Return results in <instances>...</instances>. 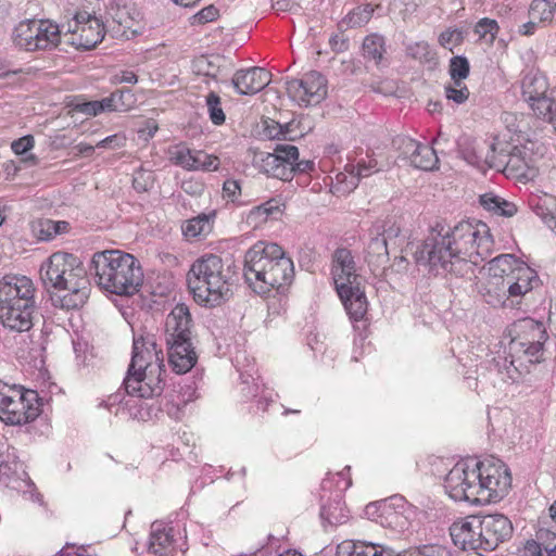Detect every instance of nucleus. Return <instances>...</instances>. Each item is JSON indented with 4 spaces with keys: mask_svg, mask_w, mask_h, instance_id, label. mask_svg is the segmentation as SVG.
<instances>
[{
    "mask_svg": "<svg viewBox=\"0 0 556 556\" xmlns=\"http://www.w3.org/2000/svg\"><path fill=\"white\" fill-rule=\"evenodd\" d=\"M112 17L125 29H131L139 21L140 13L129 5H116L112 8Z\"/></svg>",
    "mask_w": 556,
    "mask_h": 556,
    "instance_id": "c9c22d12",
    "label": "nucleus"
},
{
    "mask_svg": "<svg viewBox=\"0 0 556 556\" xmlns=\"http://www.w3.org/2000/svg\"><path fill=\"white\" fill-rule=\"evenodd\" d=\"M354 173L357 176V180L361 178L369 177L371 174L380 172L381 167L374 157L362 159L354 165Z\"/></svg>",
    "mask_w": 556,
    "mask_h": 556,
    "instance_id": "3c124183",
    "label": "nucleus"
},
{
    "mask_svg": "<svg viewBox=\"0 0 556 556\" xmlns=\"http://www.w3.org/2000/svg\"><path fill=\"white\" fill-rule=\"evenodd\" d=\"M504 142H492L484 163L491 168H503L509 175L519 178H530L533 175V160L526 147L515 146L507 149Z\"/></svg>",
    "mask_w": 556,
    "mask_h": 556,
    "instance_id": "9b49d317",
    "label": "nucleus"
},
{
    "mask_svg": "<svg viewBox=\"0 0 556 556\" xmlns=\"http://www.w3.org/2000/svg\"><path fill=\"white\" fill-rule=\"evenodd\" d=\"M500 26L493 18L483 17L475 25V34L479 39L484 40L488 43H493L498 34Z\"/></svg>",
    "mask_w": 556,
    "mask_h": 556,
    "instance_id": "58836bf2",
    "label": "nucleus"
},
{
    "mask_svg": "<svg viewBox=\"0 0 556 556\" xmlns=\"http://www.w3.org/2000/svg\"><path fill=\"white\" fill-rule=\"evenodd\" d=\"M219 11L214 5H207L194 15V20L199 24L213 22L218 17Z\"/></svg>",
    "mask_w": 556,
    "mask_h": 556,
    "instance_id": "bf43d9fd",
    "label": "nucleus"
},
{
    "mask_svg": "<svg viewBox=\"0 0 556 556\" xmlns=\"http://www.w3.org/2000/svg\"><path fill=\"white\" fill-rule=\"evenodd\" d=\"M281 214L280 203L276 199H271L261 205L253 207L248 214V222L254 226H258L269 218H277Z\"/></svg>",
    "mask_w": 556,
    "mask_h": 556,
    "instance_id": "7c9ffc66",
    "label": "nucleus"
},
{
    "mask_svg": "<svg viewBox=\"0 0 556 556\" xmlns=\"http://www.w3.org/2000/svg\"><path fill=\"white\" fill-rule=\"evenodd\" d=\"M528 104L538 117L546 122L552 117L556 108L554 99L548 93L532 100Z\"/></svg>",
    "mask_w": 556,
    "mask_h": 556,
    "instance_id": "a19ab883",
    "label": "nucleus"
},
{
    "mask_svg": "<svg viewBox=\"0 0 556 556\" xmlns=\"http://www.w3.org/2000/svg\"><path fill=\"white\" fill-rule=\"evenodd\" d=\"M556 4L552 0H533L530 7V15L540 22L552 21Z\"/></svg>",
    "mask_w": 556,
    "mask_h": 556,
    "instance_id": "c03bdc74",
    "label": "nucleus"
},
{
    "mask_svg": "<svg viewBox=\"0 0 556 556\" xmlns=\"http://www.w3.org/2000/svg\"><path fill=\"white\" fill-rule=\"evenodd\" d=\"M464 40V34L458 28H448L439 36V43L450 51L459 46Z\"/></svg>",
    "mask_w": 556,
    "mask_h": 556,
    "instance_id": "09e8293b",
    "label": "nucleus"
},
{
    "mask_svg": "<svg viewBox=\"0 0 556 556\" xmlns=\"http://www.w3.org/2000/svg\"><path fill=\"white\" fill-rule=\"evenodd\" d=\"M374 13V8L370 4H364L353 9L343 20L349 27H361L367 24Z\"/></svg>",
    "mask_w": 556,
    "mask_h": 556,
    "instance_id": "ea45409f",
    "label": "nucleus"
},
{
    "mask_svg": "<svg viewBox=\"0 0 556 556\" xmlns=\"http://www.w3.org/2000/svg\"><path fill=\"white\" fill-rule=\"evenodd\" d=\"M535 215L556 233V197L543 194L533 203Z\"/></svg>",
    "mask_w": 556,
    "mask_h": 556,
    "instance_id": "c756f323",
    "label": "nucleus"
},
{
    "mask_svg": "<svg viewBox=\"0 0 556 556\" xmlns=\"http://www.w3.org/2000/svg\"><path fill=\"white\" fill-rule=\"evenodd\" d=\"M213 215L200 214L197 217L188 219L182 226V233L188 239H195L206 236L212 230L211 217Z\"/></svg>",
    "mask_w": 556,
    "mask_h": 556,
    "instance_id": "f704fd0d",
    "label": "nucleus"
},
{
    "mask_svg": "<svg viewBox=\"0 0 556 556\" xmlns=\"http://www.w3.org/2000/svg\"><path fill=\"white\" fill-rule=\"evenodd\" d=\"M206 106L210 119L213 124L222 125L225 123L226 115L223 111L220 98L217 93L212 91L206 96Z\"/></svg>",
    "mask_w": 556,
    "mask_h": 556,
    "instance_id": "a18cd8bd",
    "label": "nucleus"
},
{
    "mask_svg": "<svg viewBox=\"0 0 556 556\" xmlns=\"http://www.w3.org/2000/svg\"><path fill=\"white\" fill-rule=\"evenodd\" d=\"M39 274L54 307L77 309L88 300L90 282L76 255L61 251L52 253L41 263Z\"/></svg>",
    "mask_w": 556,
    "mask_h": 556,
    "instance_id": "f03ea898",
    "label": "nucleus"
},
{
    "mask_svg": "<svg viewBox=\"0 0 556 556\" xmlns=\"http://www.w3.org/2000/svg\"><path fill=\"white\" fill-rule=\"evenodd\" d=\"M379 227H370L366 245V261L369 265L380 267L389 260L388 242L379 235Z\"/></svg>",
    "mask_w": 556,
    "mask_h": 556,
    "instance_id": "393cba45",
    "label": "nucleus"
},
{
    "mask_svg": "<svg viewBox=\"0 0 556 556\" xmlns=\"http://www.w3.org/2000/svg\"><path fill=\"white\" fill-rule=\"evenodd\" d=\"M371 227H379V235L383 237L387 242L397 238L401 232V227L392 218L386 220H377L372 224Z\"/></svg>",
    "mask_w": 556,
    "mask_h": 556,
    "instance_id": "8fccbe9b",
    "label": "nucleus"
},
{
    "mask_svg": "<svg viewBox=\"0 0 556 556\" xmlns=\"http://www.w3.org/2000/svg\"><path fill=\"white\" fill-rule=\"evenodd\" d=\"M195 165H197V170L203 169V170L213 172V170L218 169L219 160H218V157H216L214 155H208V154H205V153L199 151V164H195Z\"/></svg>",
    "mask_w": 556,
    "mask_h": 556,
    "instance_id": "6e6d98bb",
    "label": "nucleus"
},
{
    "mask_svg": "<svg viewBox=\"0 0 556 556\" xmlns=\"http://www.w3.org/2000/svg\"><path fill=\"white\" fill-rule=\"evenodd\" d=\"M478 476V505L497 503L503 500L511 488V472L508 466L495 457L476 462Z\"/></svg>",
    "mask_w": 556,
    "mask_h": 556,
    "instance_id": "1a4fd4ad",
    "label": "nucleus"
},
{
    "mask_svg": "<svg viewBox=\"0 0 556 556\" xmlns=\"http://www.w3.org/2000/svg\"><path fill=\"white\" fill-rule=\"evenodd\" d=\"M470 66L465 56H454L450 60L448 73L452 81L463 83L469 75Z\"/></svg>",
    "mask_w": 556,
    "mask_h": 556,
    "instance_id": "37998d69",
    "label": "nucleus"
},
{
    "mask_svg": "<svg viewBox=\"0 0 556 556\" xmlns=\"http://www.w3.org/2000/svg\"><path fill=\"white\" fill-rule=\"evenodd\" d=\"M13 42L27 52L51 50L61 42V30L49 20H25L15 26Z\"/></svg>",
    "mask_w": 556,
    "mask_h": 556,
    "instance_id": "9d476101",
    "label": "nucleus"
},
{
    "mask_svg": "<svg viewBox=\"0 0 556 556\" xmlns=\"http://www.w3.org/2000/svg\"><path fill=\"white\" fill-rule=\"evenodd\" d=\"M488 273L484 295L491 305L520 299L541 283L538 273L513 254L492 258L488 263Z\"/></svg>",
    "mask_w": 556,
    "mask_h": 556,
    "instance_id": "20e7f679",
    "label": "nucleus"
},
{
    "mask_svg": "<svg viewBox=\"0 0 556 556\" xmlns=\"http://www.w3.org/2000/svg\"><path fill=\"white\" fill-rule=\"evenodd\" d=\"M479 516L470 515L458 518L450 527V535L454 545L463 551L484 552L483 533L480 531Z\"/></svg>",
    "mask_w": 556,
    "mask_h": 556,
    "instance_id": "f3484780",
    "label": "nucleus"
},
{
    "mask_svg": "<svg viewBox=\"0 0 556 556\" xmlns=\"http://www.w3.org/2000/svg\"><path fill=\"white\" fill-rule=\"evenodd\" d=\"M338 553L340 556H392L391 549L366 541L344 542Z\"/></svg>",
    "mask_w": 556,
    "mask_h": 556,
    "instance_id": "bb28decb",
    "label": "nucleus"
},
{
    "mask_svg": "<svg viewBox=\"0 0 556 556\" xmlns=\"http://www.w3.org/2000/svg\"><path fill=\"white\" fill-rule=\"evenodd\" d=\"M444 93L447 100L462 104L468 100L470 92L464 83L452 81L444 87Z\"/></svg>",
    "mask_w": 556,
    "mask_h": 556,
    "instance_id": "49530a36",
    "label": "nucleus"
},
{
    "mask_svg": "<svg viewBox=\"0 0 556 556\" xmlns=\"http://www.w3.org/2000/svg\"><path fill=\"white\" fill-rule=\"evenodd\" d=\"M320 516L330 526L343 525L349 520L350 513L343 502L341 492H337L333 497L323 504Z\"/></svg>",
    "mask_w": 556,
    "mask_h": 556,
    "instance_id": "c85d7f7f",
    "label": "nucleus"
},
{
    "mask_svg": "<svg viewBox=\"0 0 556 556\" xmlns=\"http://www.w3.org/2000/svg\"><path fill=\"white\" fill-rule=\"evenodd\" d=\"M99 103L101 105L100 109H101L102 113L103 112L123 111V106L116 105V103L114 102V98H113L112 93L109 97L99 100Z\"/></svg>",
    "mask_w": 556,
    "mask_h": 556,
    "instance_id": "69168bd1",
    "label": "nucleus"
},
{
    "mask_svg": "<svg viewBox=\"0 0 556 556\" xmlns=\"http://www.w3.org/2000/svg\"><path fill=\"white\" fill-rule=\"evenodd\" d=\"M484 552L494 551L500 544L510 539L511 521L502 514H490L480 517Z\"/></svg>",
    "mask_w": 556,
    "mask_h": 556,
    "instance_id": "6ab92c4d",
    "label": "nucleus"
},
{
    "mask_svg": "<svg viewBox=\"0 0 556 556\" xmlns=\"http://www.w3.org/2000/svg\"><path fill=\"white\" fill-rule=\"evenodd\" d=\"M168 361L177 374H186L193 368L198 356L191 340H166Z\"/></svg>",
    "mask_w": 556,
    "mask_h": 556,
    "instance_id": "5701e85b",
    "label": "nucleus"
},
{
    "mask_svg": "<svg viewBox=\"0 0 556 556\" xmlns=\"http://www.w3.org/2000/svg\"><path fill=\"white\" fill-rule=\"evenodd\" d=\"M116 105L123 106L122 112L129 111L135 103V96L130 89H122L112 92Z\"/></svg>",
    "mask_w": 556,
    "mask_h": 556,
    "instance_id": "603ef678",
    "label": "nucleus"
},
{
    "mask_svg": "<svg viewBox=\"0 0 556 556\" xmlns=\"http://www.w3.org/2000/svg\"><path fill=\"white\" fill-rule=\"evenodd\" d=\"M231 278L232 270L220 256L205 254L192 263L187 281L199 304L215 307L230 299Z\"/></svg>",
    "mask_w": 556,
    "mask_h": 556,
    "instance_id": "0eeeda50",
    "label": "nucleus"
},
{
    "mask_svg": "<svg viewBox=\"0 0 556 556\" xmlns=\"http://www.w3.org/2000/svg\"><path fill=\"white\" fill-rule=\"evenodd\" d=\"M197 68H198V72L205 75V76H213L215 77L216 76V73L214 71V67L213 65L211 64V62L205 59V58H201L197 61V64H195Z\"/></svg>",
    "mask_w": 556,
    "mask_h": 556,
    "instance_id": "338daca9",
    "label": "nucleus"
},
{
    "mask_svg": "<svg viewBox=\"0 0 556 556\" xmlns=\"http://www.w3.org/2000/svg\"><path fill=\"white\" fill-rule=\"evenodd\" d=\"M243 275L255 293L267 296L291 285L294 266L280 245L258 241L244 255Z\"/></svg>",
    "mask_w": 556,
    "mask_h": 556,
    "instance_id": "7ed1b4c3",
    "label": "nucleus"
},
{
    "mask_svg": "<svg viewBox=\"0 0 556 556\" xmlns=\"http://www.w3.org/2000/svg\"><path fill=\"white\" fill-rule=\"evenodd\" d=\"M34 304L17 305L0 311V321L5 328L17 332L28 331L33 327Z\"/></svg>",
    "mask_w": 556,
    "mask_h": 556,
    "instance_id": "b1692460",
    "label": "nucleus"
},
{
    "mask_svg": "<svg viewBox=\"0 0 556 556\" xmlns=\"http://www.w3.org/2000/svg\"><path fill=\"white\" fill-rule=\"evenodd\" d=\"M35 140L30 135L24 136L17 140H14L11 144L13 152L17 155L25 154L34 148Z\"/></svg>",
    "mask_w": 556,
    "mask_h": 556,
    "instance_id": "4d7b16f0",
    "label": "nucleus"
},
{
    "mask_svg": "<svg viewBox=\"0 0 556 556\" xmlns=\"http://www.w3.org/2000/svg\"><path fill=\"white\" fill-rule=\"evenodd\" d=\"M363 56L367 61L374 62L376 65L380 64L386 53L384 39L378 34H371L365 37L363 41Z\"/></svg>",
    "mask_w": 556,
    "mask_h": 556,
    "instance_id": "72a5a7b5",
    "label": "nucleus"
},
{
    "mask_svg": "<svg viewBox=\"0 0 556 556\" xmlns=\"http://www.w3.org/2000/svg\"><path fill=\"white\" fill-rule=\"evenodd\" d=\"M240 186L237 180H226L223 186V195L228 201H235L240 194Z\"/></svg>",
    "mask_w": 556,
    "mask_h": 556,
    "instance_id": "680f3d73",
    "label": "nucleus"
},
{
    "mask_svg": "<svg viewBox=\"0 0 556 556\" xmlns=\"http://www.w3.org/2000/svg\"><path fill=\"white\" fill-rule=\"evenodd\" d=\"M480 204L488 211L505 217H511L517 213V206L493 193H484L479 198Z\"/></svg>",
    "mask_w": 556,
    "mask_h": 556,
    "instance_id": "473e14b6",
    "label": "nucleus"
},
{
    "mask_svg": "<svg viewBox=\"0 0 556 556\" xmlns=\"http://www.w3.org/2000/svg\"><path fill=\"white\" fill-rule=\"evenodd\" d=\"M273 8L277 12L298 11L299 5L290 0H273Z\"/></svg>",
    "mask_w": 556,
    "mask_h": 556,
    "instance_id": "774afa93",
    "label": "nucleus"
},
{
    "mask_svg": "<svg viewBox=\"0 0 556 556\" xmlns=\"http://www.w3.org/2000/svg\"><path fill=\"white\" fill-rule=\"evenodd\" d=\"M523 100L529 103L536 98L548 93L549 84L546 76L541 72L527 74L521 81Z\"/></svg>",
    "mask_w": 556,
    "mask_h": 556,
    "instance_id": "cd10ccee",
    "label": "nucleus"
},
{
    "mask_svg": "<svg viewBox=\"0 0 556 556\" xmlns=\"http://www.w3.org/2000/svg\"><path fill=\"white\" fill-rule=\"evenodd\" d=\"M126 136L123 132L114 134L97 143L98 148L119 149L126 144Z\"/></svg>",
    "mask_w": 556,
    "mask_h": 556,
    "instance_id": "864d4df0",
    "label": "nucleus"
},
{
    "mask_svg": "<svg viewBox=\"0 0 556 556\" xmlns=\"http://www.w3.org/2000/svg\"><path fill=\"white\" fill-rule=\"evenodd\" d=\"M191 327L192 320L188 306L177 304L166 317L165 339L191 340Z\"/></svg>",
    "mask_w": 556,
    "mask_h": 556,
    "instance_id": "4be33fe9",
    "label": "nucleus"
},
{
    "mask_svg": "<svg viewBox=\"0 0 556 556\" xmlns=\"http://www.w3.org/2000/svg\"><path fill=\"white\" fill-rule=\"evenodd\" d=\"M161 367L150 365V372L128 370L124 387L128 394L138 397H153L163 391Z\"/></svg>",
    "mask_w": 556,
    "mask_h": 556,
    "instance_id": "a211bd4d",
    "label": "nucleus"
},
{
    "mask_svg": "<svg viewBox=\"0 0 556 556\" xmlns=\"http://www.w3.org/2000/svg\"><path fill=\"white\" fill-rule=\"evenodd\" d=\"M35 288L26 276L7 275L0 280V311L17 305L35 304Z\"/></svg>",
    "mask_w": 556,
    "mask_h": 556,
    "instance_id": "dca6fc26",
    "label": "nucleus"
},
{
    "mask_svg": "<svg viewBox=\"0 0 556 556\" xmlns=\"http://www.w3.org/2000/svg\"><path fill=\"white\" fill-rule=\"evenodd\" d=\"M67 31L72 34V45L78 49L90 50L104 37V26L101 21L87 12H79L68 24Z\"/></svg>",
    "mask_w": 556,
    "mask_h": 556,
    "instance_id": "2eb2a0df",
    "label": "nucleus"
},
{
    "mask_svg": "<svg viewBox=\"0 0 556 556\" xmlns=\"http://www.w3.org/2000/svg\"><path fill=\"white\" fill-rule=\"evenodd\" d=\"M100 106L101 105L99 103V100L85 101L77 102L74 106V110L87 116H97L98 114L102 113Z\"/></svg>",
    "mask_w": 556,
    "mask_h": 556,
    "instance_id": "5fc2aeb1",
    "label": "nucleus"
},
{
    "mask_svg": "<svg viewBox=\"0 0 556 556\" xmlns=\"http://www.w3.org/2000/svg\"><path fill=\"white\" fill-rule=\"evenodd\" d=\"M159 126L155 121L148 119L144 122V124L138 128L137 134L138 138L142 140L143 142H148L151 138L154 137L155 132L157 131Z\"/></svg>",
    "mask_w": 556,
    "mask_h": 556,
    "instance_id": "13d9d810",
    "label": "nucleus"
},
{
    "mask_svg": "<svg viewBox=\"0 0 556 556\" xmlns=\"http://www.w3.org/2000/svg\"><path fill=\"white\" fill-rule=\"evenodd\" d=\"M289 98L301 106L316 105L327 97V79L319 72L311 71L299 79L285 83Z\"/></svg>",
    "mask_w": 556,
    "mask_h": 556,
    "instance_id": "4468645a",
    "label": "nucleus"
},
{
    "mask_svg": "<svg viewBox=\"0 0 556 556\" xmlns=\"http://www.w3.org/2000/svg\"><path fill=\"white\" fill-rule=\"evenodd\" d=\"M393 142L400 151L401 155L404 159H408L410 164H413V159L421 143L406 136H400Z\"/></svg>",
    "mask_w": 556,
    "mask_h": 556,
    "instance_id": "de8ad7c7",
    "label": "nucleus"
},
{
    "mask_svg": "<svg viewBox=\"0 0 556 556\" xmlns=\"http://www.w3.org/2000/svg\"><path fill=\"white\" fill-rule=\"evenodd\" d=\"M354 170V164H349L345 166V172L336 175L334 181L338 191L351 192L357 187L358 180Z\"/></svg>",
    "mask_w": 556,
    "mask_h": 556,
    "instance_id": "79ce46f5",
    "label": "nucleus"
},
{
    "mask_svg": "<svg viewBox=\"0 0 556 556\" xmlns=\"http://www.w3.org/2000/svg\"><path fill=\"white\" fill-rule=\"evenodd\" d=\"M150 365H156L161 367V372L163 371L162 352L156 350V344L153 341L135 339L128 370L150 372Z\"/></svg>",
    "mask_w": 556,
    "mask_h": 556,
    "instance_id": "412c9836",
    "label": "nucleus"
},
{
    "mask_svg": "<svg viewBox=\"0 0 556 556\" xmlns=\"http://www.w3.org/2000/svg\"><path fill=\"white\" fill-rule=\"evenodd\" d=\"M138 81L137 75L132 71H122L118 74H115L113 77V83L115 84H131L135 85Z\"/></svg>",
    "mask_w": 556,
    "mask_h": 556,
    "instance_id": "0e129e2a",
    "label": "nucleus"
},
{
    "mask_svg": "<svg viewBox=\"0 0 556 556\" xmlns=\"http://www.w3.org/2000/svg\"><path fill=\"white\" fill-rule=\"evenodd\" d=\"M299 150L292 144H277L274 152H260L254 156V164L260 172L267 176L278 178L283 181L293 178V167L291 162L298 160Z\"/></svg>",
    "mask_w": 556,
    "mask_h": 556,
    "instance_id": "ddd939ff",
    "label": "nucleus"
},
{
    "mask_svg": "<svg viewBox=\"0 0 556 556\" xmlns=\"http://www.w3.org/2000/svg\"><path fill=\"white\" fill-rule=\"evenodd\" d=\"M438 162L435 151L428 144H420L412 165L422 170H432L437 167Z\"/></svg>",
    "mask_w": 556,
    "mask_h": 556,
    "instance_id": "e433bc0d",
    "label": "nucleus"
},
{
    "mask_svg": "<svg viewBox=\"0 0 556 556\" xmlns=\"http://www.w3.org/2000/svg\"><path fill=\"white\" fill-rule=\"evenodd\" d=\"M409 249L415 263L439 274L463 276L491 256L494 241L486 224L479 220H462L444 233L432 231L422 242L412 243Z\"/></svg>",
    "mask_w": 556,
    "mask_h": 556,
    "instance_id": "f257e3e1",
    "label": "nucleus"
},
{
    "mask_svg": "<svg viewBox=\"0 0 556 556\" xmlns=\"http://www.w3.org/2000/svg\"><path fill=\"white\" fill-rule=\"evenodd\" d=\"M97 283L117 295H132L139 291L143 273L139 261L121 250H105L93 254L91 260Z\"/></svg>",
    "mask_w": 556,
    "mask_h": 556,
    "instance_id": "423d86ee",
    "label": "nucleus"
},
{
    "mask_svg": "<svg viewBox=\"0 0 556 556\" xmlns=\"http://www.w3.org/2000/svg\"><path fill=\"white\" fill-rule=\"evenodd\" d=\"M332 276L336 290L350 318L358 321L367 313V299L363 279L357 274L354 257L350 250L338 249L333 254Z\"/></svg>",
    "mask_w": 556,
    "mask_h": 556,
    "instance_id": "6e6552de",
    "label": "nucleus"
},
{
    "mask_svg": "<svg viewBox=\"0 0 556 556\" xmlns=\"http://www.w3.org/2000/svg\"><path fill=\"white\" fill-rule=\"evenodd\" d=\"M478 476L476 463L462 460L456 463L444 479L445 493L455 502L477 504Z\"/></svg>",
    "mask_w": 556,
    "mask_h": 556,
    "instance_id": "f8f14e48",
    "label": "nucleus"
},
{
    "mask_svg": "<svg viewBox=\"0 0 556 556\" xmlns=\"http://www.w3.org/2000/svg\"><path fill=\"white\" fill-rule=\"evenodd\" d=\"M174 551L172 529L154 523L150 533L149 553L155 556H172Z\"/></svg>",
    "mask_w": 556,
    "mask_h": 556,
    "instance_id": "a878e982",
    "label": "nucleus"
},
{
    "mask_svg": "<svg viewBox=\"0 0 556 556\" xmlns=\"http://www.w3.org/2000/svg\"><path fill=\"white\" fill-rule=\"evenodd\" d=\"M407 54L420 63L431 64L435 62V53L426 41L409 43L406 47Z\"/></svg>",
    "mask_w": 556,
    "mask_h": 556,
    "instance_id": "4c0bfd02",
    "label": "nucleus"
},
{
    "mask_svg": "<svg viewBox=\"0 0 556 556\" xmlns=\"http://www.w3.org/2000/svg\"><path fill=\"white\" fill-rule=\"evenodd\" d=\"M513 336L508 345V357L498 358L496 366L506 379L518 381L529 372V366L541 363L547 332L544 325L532 318L515 321L509 330Z\"/></svg>",
    "mask_w": 556,
    "mask_h": 556,
    "instance_id": "39448f33",
    "label": "nucleus"
},
{
    "mask_svg": "<svg viewBox=\"0 0 556 556\" xmlns=\"http://www.w3.org/2000/svg\"><path fill=\"white\" fill-rule=\"evenodd\" d=\"M329 45L332 51L341 53L349 49V39L343 34H334L330 37Z\"/></svg>",
    "mask_w": 556,
    "mask_h": 556,
    "instance_id": "e2e57ef3",
    "label": "nucleus"
},
{
    "mask_svg": "<svg viewBox=\"0 0 556 556\" xmlns=\"http://www.w3.org/2000/svg\"><path fill=\"white\" fill-rule=\"evenodd\" d=\"M169 160L175 165H178L188 170H197L199 164V151H191L184 144H177L168 150Z\"/></svg>",
    "mask_w": 556,
    "mask_h": 556,
    "instance_id": "2f4dec72",
    "label": "nucleus"
},
{
    "mask_svg": "<svg viewBox=\"0 0 556 556\" xmlns=\"http://www.w3.org/2000/svg\"><path fill=\"white\" fill-rule=\"evenodd\" d=\"M271 81V74L260 66L236 71L231 84L238 94L253 96L266 88Z\"/></svg>",
    "mask_w": 556,
    "mask_h": 556,
    "instance_id": "aec40b11",
    "label": "nucleus"
},
{
    "mask_svg": "<svg viewBox=\"0 0 556 556\" xmlns=\"http://www.w3.org/2000/svg\"><path fill=\"white\" fill-rule=\"evenodd\" d=\"M42 226L47 228V235L42 237V239H50L53 235L61 233L66 230L67 223L66 222H53L47 219L42 223Z\"/></svg>",
    "mask_w": 556,
    "mask_h": 556,
    "instance_id": "052dcab7",
    "label": "nucleus"
}]
</instances>
